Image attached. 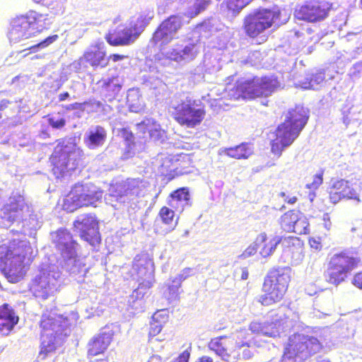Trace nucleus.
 <instances>
[{
  "label": "nucleus",
  "instance_id": "24",
  "mask_svg": "<svg viewBox=\"0 0 362 362\" xmlns=\"http://www.w3.org/2000/svg\"><path fill=\"white\" fill-rule=\"evenodd\" d=\"M57 349L56 335L52 332L50 334L42 333L37 362H45L49 355L56 351ZM50 362H55V360L52 358Z\"/></svg>",
  "mask_w": 362,
  "mask_h": 362
},
{
  "label": "nucleus",
  "instance_id": "52",
  "mask_svg": "<svg viewBox=\"0 0 362 362\" xmlns=\"http://www.w3.org/2000/svg\"><path fill=\"white\" fill-rule=\"evenodd\" d=\"M48 122L52 128L60 129L64 127L66 124V120L64 118L55 119L54 118L51 117L48 119Z\"/></svg>",
  "mask_w": 362,
  "mask_h": 362
},
{
  "label": "nucleus",
  "instance_id": "44",
  "mask_svg": "<svg viewBox=\"0 0 362 362\" xmlns=\"http://www.w3.org/2000/svg\"><path fill=\"white\" fill-rule=\"evenodd\" d=\"M305 360L295 353L284 348L283 355L279 362H303Z\"/></svg>",
  "mask_w": 362,
  "mask_h": 362
},
{
  "label": "nucleus",
  "instance_id": "42",
  "mask_svg": "<svg viewBox=\"0 0 362 362\" xmlns=\"http://www.w3.org/2000/svg\"><path fill=\"white\" fill-rule=\"evenodd\" d=\"M118 132L121 137L126 142L128 148H132L135 146L134 134L129 128L122 127Z\"/></svg>",
  "mask_w": 362,
  "mask_h": 362
},
{
  "label": "nucleus",
  "instance_id": "32",
  "mask_svg": "<svg viewBox=\"0 0 362 362\" xmlns=\"http://www.w3.org/2000/svg\"><path fill=\"white\" fill-rule=\"evenodd\" d=\"M252 148L248 143H242L236 146L227 148L226 154L237 160L247 159L252 154Z\"/></svg>",
  "mask_w": 362,
  "mask_h": 362
},
{
  "label": "nucleus",
  "instance_id": "34",
  "mask_svg": "<svg viewBox=\"0 0 362 362\" xmlns=\"http://www.w3.org/2000/svg\"><path fill=\"white\" fill-rule=\"evenodd\" d=\"M299 212L293 209L284 213L279 219L281 228L287 233H291L293 230L295 222L298 221Z\"/></svg>",
  "mask_w": 362,
  "mask_h": 362
},
{
  "label": "nucleus",
  "instance_id": "58",
  "mask_svg": "<svg viewBox=\"0 0 362 362\" xmlns=\"http://www.w3.org/2000/svg\"><path fill=\"white\" fill-rule=\"evenodd\" d=\"M125 58H127L126 55L119 54H111L110 56H107L108 62L112 60L113 62L122 61Z\"/></svg>",
  "mask_w": 362,
  "mask_h": 362
},
{
  "label": "nucleus",
  "instance_id": "21",
  "mask_svg": "<svg viewBox=\"0 0 362 362\" xmlns=\"http://www.w3.org/2000/svg\"><path fill=\"white\" fill-rule=\"evenodd\" d=\"M28 211V206L21 197L12 198L4 206V215L11 222L22 219L25 212Z\"/></svg>",
  "mask_w": 362,
  "mask_h": 362
},
{
  "label": "nucleus",
  "instance_id": "39",
  "mask_svg": "<svg viewBox=\"0 0 362 362\" xmlns=\"http://www.w3.org/2000/svg\"><path fill=\"white\" fill-rule=\"evenodd\" d=\"M58 39H59L58 35H52L48 36L43 40L40 41V42L29 47L28 49H26V50L30 51L29 54L37 52L40 49H43L46 47H47L51 44H52L53 42L57 41ZM24 51H25V49ZM28 54V53H26L23 56L26 57Z\"/></svg>",
  "mask_w": 362,
  "mask_h": 362
},
{
  "label": "nucleus",
  "instance_id": "7",
  "mask_svg": "<svg viewBox=\"0 0 362 362\" xmlns=\"http://www.w3.org/2000/svg\"><path fill=\"white\" fill-rule=\"evenodd\" d=\"M245 332L239 331L230 336H220L212 338L208 347L227 362H235L240 356V350L249 347L251 340Z\"/></svg>",
  "mask_w": 362,
  "mask_h": 362
},
{
  "label": "nucleus",
  "instance_id": "51",
  "mask_svg": "<svg viewBox=\"0 0 362 362\" xmlns=\"http://www.w3.org/2000/svg\"><path fill=\"white\" fill-rule=\"evenodd\" d=\"M281 245L285 247H289L291 245H294L295 243L298 242V238L293 236L280 237Z\"/></svg>",
  "mask_w": 362,
  "mask_h": 362
},
{
  "label": "nucleus",
  "instance_id": "43",
  "mask_svg": "<svg viewBox=\"0 0 362 362\" xmlns=\"http://www.w3.org/2000/svg\"><path fill=\"white\" fill-rule=\"evenodd\" d=\"M192 275L193 269L190 267H186L182 270L180 274L173 279V282L176 284L177 288H180L182 282Z\"/></svg>",
  "mask_w": 362,
  "mask_h": 362
},
{
  "label": "nucleus",
  "instance_id": "56",
  "mask_svg": "<svg viewBox=\"0 0 362 362\" xmlns=\"http://www.w3.org/2000/svg\"><path fill=\"white\" fill-rule=\"evenodd\" d=\"M267 327H271L272 329L270 331H265L264 334L267 336L275 337L279 334V329L276 327V324L274 322L267 323Z\"/></svg>",
  "mask_w": 362,
  "mask_h": 362
},
{
  "label": "nucleus",
  "instance_id": "2",
  "mask_svg": "<svg viewBox=\"0 0 362 362\" xmlns=\"http://www.w3.org/2000/svg\"><path fill=\"white\" fill-rule=\"evenodd\" d=\"M308 113L303 107L296 106L289 110L283 122L271 132V152L276 158L281 157L284 149L298 137L308 120Z\"/></svg>",
  "mask_w": 362,
  "mask_h": 362
},
{
  "label": "nucleus",
  "instance_id": "50",
  "mask_svg": "<svg viewBox=\"0 0 362 362\" xmlns=\"http://www.w3.org/2000/svg\"><path fill=\"white\" fill-rule=\"evenodd\" d=\"M309 245L311 248L315 251H320L322 248V240L320 238H310L308 240Z\"/></svg>",
  "mask_w": 362,
  "mask_h": 362
},
{
  "label": "nucleus",
  "instance_id": "33",
  "mask_svg": "<svg viewBox=\"0 0 362 362\" xmlns=\"http://www.w3.org/2000/svg\"><path fill=\"white\" fill-rule=\"evenodd\" d=\"M121 86L115 78H108L101 86V93L108 101H112L119 95Z\"/></svg>",
  "mask_w": 362,
  "mask_h": 362
},
{
  "label": "nucleus",
  "instance_id": "62",
  "mask_svg": "<svg viewBox=\"0 0 362 362\" xmlns=\"http://www.w3.org/2000/svg\"><path fill=\"white\" fill-rule=\"evenodd\" d=\"M69 97V93L68 92H64L59 95L58 98L59 101H64L66 100Z\"/></svg>",
  "mask_w": 362,
  "mask_h": 362
},
{
  "label": "nucleus",
  "instance_id": "63",
  "mask_svg": "<svg viewBox=\"0 0 362 362\" xmlns=\"http://www.w3.org/2000/svg\"><path fill=\"white\" fill-rule=\"evenodd\" d=\"M197 362H213V359L209 356H203L198 359Z\"/></svg>",
  "mask_w": 362,
  "mask_h": 362
},
{
  "label": "nucleus",
  "instance_id": "38",
  "mask_svg": "<svg viewBox=\"0 0 362 362\" xmlns=\"http://www.w3.org/2000/svg\"><path fill=\"white\" fill-rule=\"evenodd\" d=\"M158 217L163 224L165 226L173 225L175 220V209H170L167 206H163L158 214Z\"/></svg>",
  "mask_w": 362,
  "mask_h": 362
},
{
  "label": "nucleus",
  "instance_id": "48",
  "mask_svg": "<svg viewBox=\"0 0 362 362\" xmlns=\"http://www.w3.org/2000/svg\"><path fill=\"white\" fill-rule=\"evenodd\" d=\"M162 330L161 325L157 322L153 321L151 322L149 329H148V336L150 337H153L158 334Z\"/></svg>",
  "mask_w": 362,
  "mask_h": 362
},
{
  "label": "nucleus",
  "instance_id": "19",
  "mask_svg": "<svg viewBox=\"0 0 362 362\" xmlns=\"http://www.w3.org/2000/svg\"><path fill=\"white\" fill-rule=\"evenodd\" d=\"M112 338V331L103 332L94 336L87 345L88 358L104 354L111 344Z\"/></svg>",
  "mask_w": 362,
  "mask_h": 362
},
{
  "label": "nucleus",
  "instance_id": "9",
  "mask_svg": "<svg viewBox=\"0 0 362 362\" xmlns=\"http://www.w3.org/2000/svg\"><path fill=\"white\" fill-rule=\"evenodd\" d=\"M332 8L329 0H306L296 7L294 16L299 21L317 23L328 18Z\"/></svg>",
  "mask_w": 362,
  "mask_h": 362
},
{
  "label": "nucleus",
  "instance_id": "22",
  "mask_svg": "<svg viewBox=\"0 0 362 362\" xmlns=\"http://www.w3.org/2000/svg\"><path fill=\"white\" fill-rule=\"evenodd\" d=\"M18 320V316L8 304L0 305V332L2 334H9Z\"/></svg>",
  "mask_w": 362,
  "mask_h": 362
},
{
  "label": "nucleus",
  "instance_id": "4",
  "mask_svg": "<svg viewBox=\"0 0 362 362\" xmlns=\"http://www.w3.org/2000/svg\"><path fill=\"white\" fill-rule=\"evenodd\" d=\"M279 86L277 78L257 76L250 79L238 80L230 90V97L235 100H255L271 95Z\"/></svg>",
  "mask_w": 362,
  "mask_h": 362
},
{
  "label": "nucleus",
  "instance_id": "59",
  "mask_svg": "<svg viewBox=\"0 0 362 362\" xmlns=\"http://www.w3.org/2000/svg\"><path fill=\"white\" fill-rule=\"evenodd\" d=\"M323 226L327 230H330L332 227V222L330 221V217L328 214H325L323 216Z\"/></svg>",
  "mask_w": 362,
  "mask_h": 362
},
{
  "label": "nucleus",
  "instance_id": "54",
  "mask_svg": "<svg viewBox=\"0 0 362 362\" xmlns=\"http://www.w3.org/2000/svg\"><path fill=\"white\" fill-rule=\"evenodd\" d=\"M88 103L87 101H85L83 103H74L72 104H69V105L65 106L64 109L67 111L75 110H83L84 105H86Z\"/></svg>",
  "mask_w": 362,
  "mask_h": 362
},
{
  "label": "nucleus",
  "instance_id": "47",
  "mask_svg": "<svg viewBox=\"0 0 362 362\" xmlns=\"http://www.w3.org/2000/svg\"><path fill=\"white\" fill-rule=\"evenodd\" d=\"M258 244L256 240L251 245H250L245 250L242 252L240 255V257L242 259H246L250 257L255 255L258 250Z\"/></svg>",
  "mask_w": 362,
  "mask_h": 362
},
{
  "label": "nucleus",
  "instance_id": "40",
  "mask_svg": "<svg viewBox=\"0 0 362 362\" xmlns=\"http://www.w3.org/2000/svg\"><path fill=\"white\" fill-rule=\"evenodd\" d=\"M309 222L308 218L301 214H298V221L295 222L293 226V230H291V233H295L298 235H305L309 233Z\"/></svg>",
  "mask_w": 362,
  "mask_h": 362
},
{
  "label": "nucleus",
  "instance_id": "17",
  "mask_svg": "<svg viewBox=\"0 0 362 362\" xmlns=\"http://www.w3.org/2000/svg\"><path fill=\"white\" fill-rule=\"evenodd\" d=\"M105 39L110 46H127L133 43L137 37L129 24H120L115 29L109 30Z\"/></svg>",
  "mask_w": 362,
  "mask_h": 362
},
{
  "label": "nucleus",
  "instance_id": "15",
  "mask_svg": "<svg viewBox=\"0 0 362 362\" xmlns=\"http://www.w3.org/2000/svg\"><path fill=\"white\" fill-rule=\"evenodd\" d=\"M79 62L93 69H103L108 66L107 52L101 43L90 45L80 57Z\"/></svg>",
  "mask_w": 362,
  "mask_h": 362
},
{
  "label": "nucleus",
  "instance_id": "16",
  "mask_svg": "<svg viewBox=\"0 0 362 362\" xmlns=\"http://www.w3.org/2000/svg\"><path fill=\"white\" fill-rule=\"evenodd\" d=\"M34 35L35 31H33L27 13L17 16L12 20L8 36L11 42H17Z\"/></svg>",
  "mask_w": 362,
  "mask_h": 362
},
{
  "label": "nucleus",
  "instance_id": "31",
  "mask_svg": "<svg viewBox=\"0 0 362 362\" xmlns=\"http://www.w3.org/2000/svg\"><path fill=\"white\" fill-rule=\"evenodd\" d=\"M74 189L78 198V202L81 205V208L94 205L98 201L96 193L90 192L86 186L75 185Z\"/></svg>",
  "mask_w": 362,
  "mask_h": 362
},
{
  "label": "nucleus",
  "instance_id": "57",
  "mask_svg": "<svg viewBox=\"0 0 362 362\" xmlns=\"http://www.w3.org/2000/svg\"><path fill=\"white\" fill-rule=\"evenodd\" d=\"M280 196L284 199L285 202L288 204H294L298 201L296 196L289 197L285 192H281Z\"/></svg>",
  "mask_w": 362,
  "mask_h": 362
},
{
  "label": "nucleus",
  "instance_id": "49",
  "mask_svg": "<svg viewBox=\"0 0 362 362\" xmlns=\"http://www.w3.org/2000/svg\"><path fill=\"white\" fill-rule=\"evenodd\" d=\"M146 277L148 278V279H144L141 282H140L137 288L134 290V292H138L140 289L146 290L151 288V286H153V276Z\"/></svg>",
  "mask_w": 362,
  "mask_h": 362
},
{
  "label": "nucleus",
  "instance_id": "20",
  "mask_svg": "<svg viewBox=\"0 0 362 362\" xmlns=\"http://www.w3.org/2000/svg\"><path fill=\"white\" fill-rule=\"evenodd\" d=\"M154 17L153 9L146 8L141 11L129 20L128 24L137 38L144 31Z\"/></svg>",
  "mask_w": 362,
  "mask_h": 362
},
{
  "label": "nucleus",
  "instance_id": "12",
  "mask_svg": "<svg viewBox=\"0 0 362 362\" xmlns=\"http://www.w3.org/2000/svg\"><path fill=\"white\" fill-rule=\"evenodd\" d=\"M322 346L315 337L296 332L288 339L285 348L305 360L320 351Z\"/></svg>",
  "mask_w": 362,
  "mask_h": 362
},
{
  "label": "nucleus",
  "instance_id": "45",
  "mask_svg": "<svg viewBox=\"0 0 362 362\" xmlns=\"http://www.w3.org/2000/svg\"><path fill=\"white\" fill-rule=\"evenodd\" d=\"M182 54L177 53V56L175 55L174 57V59L178 60L182 59L184 56L188 57H194L197 54V51L195 50V45L194 44H190L189 45L185 46L182 50Z\"/></svg>",
  "mask_w": 362,
  "mask_h": 362
},
{
  "label": "nucleus",
  "instance_id": "61",
  "mask_svg": "<svg viewBox=\"0 0 362 362\" xmlns=\"http://www.w3.org/2000/svg\"><path fill=\"white\" fill-rule=\"evenodd\" d=\"M147 362H163V360L160 356L153 355L149 358Z\"/></svg>",
  "mask_w": 362,
  "mask_h": 362
},
{
  "label": "nucleus",
  "instance_id": "14",
  "mask_svg": "<svg viewBox=\"0 0 362 362\" xmlns=\"http://www.w3.org/2000/svg\"><path fill=\"white\" fill-rule=\"evenodd\" d=\"M330 203L337 204L342 200H352L359 203L361 202V194L355 189L349 181L339 179L334 181L327 189Z\"/></svg>",
  "mask_w": 362,
  "mask_h": 362
},
{
  "label": "nucleus",
  "instance_id": "1",
  "mask_svg": "<svg viewBox=\"0 0 362 362\" xmlns=\"http://www.w3.org/2000/svg\"><path fill=\"white\" fill-rule=\"evenodd\" d=\"M32 247L25 239L13 238L0 243V270L11 283L21 281L25 273V266Z\"/></svg>",
  "mask_w": 362,
  "mask_h": 362
},
{
  "label": "nucleus",
  "instance_id": "30",
  "mask_svg": "<svg viewBox=\"0 0 362 362\" xmlns=\"http://www.w3.org/2000/svg\"><path fill=\"white\" fill-rule=\"evenodd\" d=\"M185 8V16L189 18H194L201 12L206 10L210 4V0H180Z\"/></svg>",
  "mask_w": 362,
  "mask_h": 362
},
{
  "label": "nucleus",
  "instance_id": "60",
  "mask_svg": "<svg viewBox=\"0 0 362 362\" xmlns=\"http://www.w3.org/2000/svg\"><path fill=\"white\" fill-rule=\"evenodd\" d=\"M11 104L8 100L4 99L0 101V111L4 110L8 107V105Z\"/></svg>",
  "mask_w": 362,
  "mask_h": 362
},
{
  "label": "nucleus",
  "instance_id": "29",
  "mask_svg": "<svg viewBox=\"0 0 362 362\" xmlns=\"http://www.w3.org/2000/svg\"><path fill=\"white\" fill-rule=\"evenodd\" d=\"M256 242L258 244V247H261L260 255L266 257L275 250L276 246L280 244L281 239L279 236H274L269 239L265 233H262L257 237Z\"/></svg>",
  "mask_w": 362,
  "mask_h": 362
},
{
  "label": "nucleus",
  "instance_id": "18",
  "mask_svg": "<svg viewBox=\"0 0 362 362\" xmlns=\"http://www.w3.org/2000/svg\"><path fill=\"white\" fill-rule=\"evenodd\" d=\"M56 235V246L61 255L66 259L75 257L78 243L74 240L71 232L66 228H60Z\"/></svg>",
  "mask_w": 362,
  "mask_h": 362
},
{
  "label": "nucleus",
  "instance_id": "13",
  "mask_svg": "<svg viewBox=\"0 0 362 362\" xmlns=\"http://www.w3.org/2000/svg\"><path fill=\"white\" fill-rule=\"evenodd\" d=\"M73 227L78 230L79 237L90 245L94 246L100 243L99 223L95 216L90 214H83L74 221Z\"/></svg>",
  "mask_w": 362,
  "mask_h": 362
},
{
  "label": "nucleus",
  "instance_id": "53",
  "mask_svg": "<svg viewBox=\"0 0 362 362\" xmlns=\"http://www.w3.org/2000/svg\"><path fill=\"white\" fill-rule=\"evenodd\" d=\"M351 283L354 286L362 290V270L354 274Z\"/></svg>",
  "mask_w": 362,
  "mask_h": 362
},
{
  "label": "nucleus",
  "instance_id": "46",
  "mask_svg": "<svg viewBox=\"0 0 362 362\" xmlns=\"http://www.w3.org/2000/svg\"><path fill=\"white\" fill-rule=\"evenodd\" d=\"M323 182V173L320 172L313 177V181L310 183L307 184V188L310 189H317Z\"/></svg>",
  "mask_w": 362,
  "mask_h": 362
},
{
  "label": "nucleus",
  "instance_id": "64",
  "mask_svg": "<svg viewBox=\"0 0 362 362\" xmlns=\"http://www.w3.org/2000/svg\"><path fill=\"white\" fill-rule=\"evenodd\" d=\"M177 160H181V161L187 160L189 163H191V159L188 155H180V158L177 159Z\"/></svg>",
  "mask_w": 362,
  "mask_h": 362
},
{
  "label": "nucleus",
  "instance_id": "25",
  "mask_svg": "<svg viewBox=\"0 0 362 362\" xmlns=\"http://www.w3.org/2000/svg\"><path fill=\"white\" fill-rule=\"evenodd\" d=\"M136 127L139 132L144 135V138H145V135L148 134L149 139L158 141L163 136L160 124L152 119H146L138 123Z\"/></svg>",
  "mask_w": 362,
  "mask_h": 362
},
{
  "label": "nucleus",
  "instance_id": "27",
  "mask_svg": "<svg viewBox=\"0 0 362 362\" xmlns=\"http://www.w3.org/2000/svg\"><path fill=\"white\" fill-rule=\"evenodd\" d=\"M35 35L47 29L52 23V18L48 13H42L35 11L27 13Z\"/></svg>",
  "mask_w": 362,
  "mask_h": 362
},
{
  "label": "nucleus",
  "instance_id": "8",
  "mask_svg": "<svg viewBox=\"0 0 362 362\" xmlns=\"http://www.w3.org/2000/svg\"><path fill=\"white\" fill-rule=\"evenodd\" d=\"M197 106L195 100H182L172 107L170 115L180 126L195 128L202 124L206 116L204 107H197Z\"/></svg>",
  "mask_w": 362,
  "mask_h": 362
},
{
  "label": "nucleus",
  "instance_id": "55",
  "mask_svg": "<svg viewBox=\"0 0 362 362\" xmlns=\"http://www.w3.org/2000/svg\"><path fill=\"white\" fill-rule=\"evenodd\" d=\"M189 357L190 351L187 349L180 354L172 362H189Z\"/></svg>",
  "mask_w": 362,
  "mask_h": 362
},
{
  "label": "nucleus",
  "instance_id": "37",
  "mask_svg": "<svg viewBox=\"0 0 362 362\" xmlns=\"http://www.w3.org/2000/svg\"><path fill=\"white\" fill-rule=\"evenodd\" d=\"M40 325L43 333H46L48 331H57L60 327L59 321L56 316L51 315H43Z\"/></svg>",
  "mask_w": 362,
  "mask_h": 362
},
{
  "label": "nucleus",
  "instance_id": "36",
  "mask_svg": "<svg viewBox=\"0 0 362 362\" xmlns=\"http://www.w3.org/2000/svg\"><path fill=\"white\" fill-rule=\"evenodd\" d=\"M138 187L130 184L127 183L120 186L119 190H115V194L112 196L115 198V199L118 202H124V200L123 198L127 197H138L139 192H136Z\"/></svg>",
  "mask_w": 362,
  "mask_h": 362
},
{
  "label": "nucleus",
  "instance_id": "41",
  "mask_svg": "<svg viewBox=\"0 0 362 362\" xmlns=\"http://www.w3.org/2000/svg\"><path fill=\"white\" fill-rule=\"evenodd\" d=\"M252 0H227L226 2L228 11L233 13L240 12Z\"/></svg>",
  "mask_w": 362,
  "mask_h": 362
},
{
  "label": "nucleus",
  "instance_id": "23",
  "mask_svg": "<svg viewBox=\"0 0 362 362\" xmlns=\"http://www.w3.org/2000/svg\"><path fill=\"white\" fill-rule=\"evenodd\" d=\"M153 259L146 253L136 255L132 262V268L139 278L153 276Z\"/></svg>",
  "mask_w": 362,
  "mask_h": 362
},
{
  "label": "nucleus",
  "instance_id": "6",
  "mask_svg": "<svg viewBox=\"0 0 362 362\" xmlns=\"http://www.w3.org/2000/svg\"><path fill=\"white\" fill-rule=\"evenodd\" d=\"M280 15L279 10L258 8L244 18L243 29L248 37L259 40L257 43L262 44L268 39L265 31L273 26Z\"/></svg>",
  "mask_w": 362,
  "mask_h": 362
},
{
  "label": "nucleus",
  "instance_id": "10",
  "mask_svg": "<svg viewBox=\"0 0 362 362\" xmlns=\"http://www.w3.org/2000/svg\"><path fill=\"white\" fill-rule=\"evenodd\" d=\"M182 26V23L180 16H168L155 29L150 38V43L153 47L162 49L174 39V36Z\"/></svg>",
  "mask_w": 362,
  "mask_h": 362
},
{
  "label": "nucleus",
  "instance_id": "11",
  "mask_svg": "<svg viewBox=\"0 0 362 362\" xmlns=\"http://www.w3.org/2000/svg\"><path fill=\"white\" fill-rule=\"evenodd\" d=\"M52 172L57 178L63 177L74 171L78 166L75 153L69 151L65 146H57L49 157Z\"/></svg>",
  "mask_w": 362,
  "mask_h": 362
},
{
  "label": "nucleus",
  "instance_id": "5",
  "mask_svg": "<svg viewBox=\"0 0 362 362\" xmlns=\"http://www.w3.org/2000/svg\"><path fill=\"white\" fill-rule=\"evenodd\" d=\"M361 264L358 255L348 250L337 252L329 257L323 273L325 281L334 286L344 282L349 273Z\"/></svg>",
  "mask_w": 362,
  "mask_h": 362
},
{
  "label": "nucleus",
  "instance_id": "26",
  "mask_svg": "<svg viewBox=\"0 0 362 362\" xmlns=\"http://www.w3.org/2000/svg\"><path fill=\"white\" fill-rule=\"evenodd\" d=\"M106 139L107 131L103 127L98 125L89 132L84 139V143L88 148L93 149L103 145Z\"/></svg>",
  "mask_w": 362,
  "mask_h": 362
},
{
  "label": "nucleus",
  "instance_id": "3",
  "mask_svg": "<svg viewBox=\"0 0 362 362\" xmlns=\"http://www.w3.org/2000/svg\"><path fill=\"white\" fill-rule=\"evenodd\" d=\"M291 280V269L288 267H273L264 278L262 294L258 302L264 306H270L281 302L288 292Z\"/></svg>",
  "mask_w": 362,
  "mask_h": 362
},
{
  "label": "nucleus",
  "instance_id": "28",
  "mask_svg": "<svg viewBox=\"0 0 362 362\" xmlns=\"http://www.w3.org/2000/svg\"><path fill=\"white\" fill-rule=\"evenodd\" d=\"M169 197L172 200H168V205L175 210L180 209V211H182L184 209L182 202L187 204L190 200L189 188L185 187H180L173 191Z\"/></svg>",
  "mask_w": 362,
  "mask_h": 362
},
{
  "label": "nucleus",
  "instance_id": "35",
  "mask_svg": "<svg viewBox=\"0 0 362 362\" xmlns=\"http://www.w3.org/2000/svg\"><path fill=\"white\" fill-rule=\"evenodd\" d=\"M62 207L63 210L67 212H74L81 208L74 187L63 199Z\"/></svg>",
  "mask_w": 362,
  "mask_h": 362
}]
</instances>
